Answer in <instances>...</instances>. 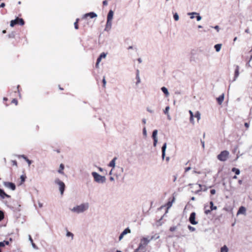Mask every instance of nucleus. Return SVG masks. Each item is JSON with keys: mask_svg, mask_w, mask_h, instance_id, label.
Wrapping results in <instances>:
<instances>
[{"mask_svg": "<svg viewBox=\"0 0 252 252\" xmlns=\"http://www.w3.org/2000/svg\"><path fill=\"white\" fill-rule=\"evenodd\" d=\"M177 229V227L176 226H172V227H171L170 228V230L171 231H174L175 230H176Z\"/></svg>", "mask_w": 252, "mask_h": 252, "instance_id": "nucleus-45", "label": "nucleus"}, {"mask_svg": "<svg viewBox=\"0 0 252 252\" xmlns=\"http://www.w3.org/2000/svg\"><path fill=\"white\" fill-rule=\"evenodd\" d=\"M239 75V67L238 65L236 66L235 70L234 77L233 81H235Z\"/></svg>", "mask_w": 252, "mask_h": 252, "instance_id": "nucleus-14", "label": "nucleus"}, {"mask_svg": "<svg viewBox=\"0 0 252 252\" xmlns=\"http://www.w3.org/2000/svg\"><path fill=\"white\" fill-rule=\"evenodd\" d=\"M228 249L226 246L224 245L221 248L220 252H228Z\"/></svg>", "mask_w": 252, "mask_h": 252, "instance_id": "nucleus-28", "label": "nucleus"}, {"mask_svg": "<svg viewBox=\"0 0 252 252\" xmlns=\"http://www.w3.org/2000/svg\"><path fill=\"white\" fill-rule=\"evenodd\" d=\"M231 170H232V172H234L236 174V175H239L240 173V170L239 169H238V168H235V167L232 168Z\"/></svg>", "mask_w": 252, "mask_h": 252, "instance_id": "nucleus-27", "label": "nucleus"}, {"mask_svg": "<svg viewBox=\"0 0 252 252\" xmlns=\"http://www.w3.org/2000/svg\"><path fill=\"white\" fill-rule=\"evenodd\" d=\"M189 113L190 114V116L194 117L193 112L191 110H189Z\"/></svg>", "mask_w": 252, "mask_h": 252, "instance_id": "nucleus-55", "label": "nucleus"}, {"mask_svg": "<svg viewBox=\"0 0 252 252\" xmlns=\"http://www.w3.org/2000/svg\"><path fill=\"white\" fill-rule=\"evenodd\" d=\"M170 109V107L169 106H166L165 108V110H164V113L165 114H168V111H169V110Z\"/></svg>", "mask_w": 252, "mask_h": 252, "instance_id": "nucleus-35", "label": "nucleus"}, {"mask_svg": "<svg viewBox=\"0 0 252 252\" xmlns=\"http://www.w3.org/2000/svg\"><path fill=\"white\" fill-rule=\"evenodd\" d=\"M12 103H14L16 105H17L18 104V100L16 98H14L12 99V101H11Z\"/></svg>", "mask_w": 252, "mask_h": 252, "instance_id": "nucleus-39", "label": "nucleus"}, {"mask_svg": "<svg viewBox=\"0 0 252 252\" xmlns=\"http://www.w3.org/2000/svg\"><path fill=\"white\" fill-rule=\"evenodd\" d=\"M210 209L211 211L213 210H216L217 209V207L216 206L214 205V203L213 201L210 202Z\"/></svg>", "mask_w": 252, "mask_h": 252, "instance_id": "nucleus-25", "label": "nucleus"}, {"mask_svg": "<svg viewBox=\"0 0 252 252\" xmlns=\"http://www.w3.org/2000/svg\"><path fill=\"white\" fill-rule=\"evenodd\" d=\"M0 197L2 198V199H4V198L5 197H7V198H10V196L7 194H6L4 191L3 190L1 189H0Z\"/></svg>", "mask_w": 252, "mask_h": 252, "instance_id": "nucleus-16", "label": "nucleus"}, {"mask_svg": "<svg viewBox=\"0 0 252 252\" xmlns=\"http://www.w3.org/2000/svg\"><path fill=\"white\" fill-rule=\"evenodd\" d=\"M242 182H243V181H242V180H239L238 181V183H239L240 185L242 184Z\"/></svg>", "mask_w": 252, "mask_h": 252, "instance_id": "nucleus-60", "label": "nucleus"}, {"mask_svg": "<svg viewBox=\"0 0 252 252\" xmlns=\"http://www.w3.org/2000/svg\"><path fill=\"white\" fill-rule=\"evenodd\" d=\"M194 117L197 118L198 121L200 120V119H201V114H200V112L199 111H197L195 113V114L194 115Z\"/></svg>", "mask_w": 252, "mask_h": 252, "instance_id": "nucleus-30", "label": "nucleus"}, {"mask_svg": "<svg viewBox=\"0 0 252 252\" xmlns=\"http://www.w3.org/2000/svg\"><path fill=\"white\" fill-rule=\"evenodd\" d=\"M4 242V245H9L10 244V243H9V241H3Z\"/></svg>", "mask_w": 252, "mask_h": 252, "instance_id": "nucleus-47", "label": "nucleus"}, {"mask_svg": "<svg viewBox=\"0 0 252 252\" xmlns=\"http://www.w3.org/2000/svg\"><path fill=\"white\" fill-rule=\"evenodd\" d=\"M110 22V10L108 12V14H107V24H106V28H105V30L109 31Z\"/></svg>", "mask_w": 252, "mask_h": 252, "instance_id": "nucleus-15", "label": "nucleus"}, {"mask_svg": "<svg viewBox=\"0 0 252 252\" xmlns=\"http://www.w3.org/2000/svg\"><path fill=\"white\" fill-rule=\"evenodd\" d=\"M149 242L150 240L147 238H143L141 239L138 248L135 250L134 252H145V247Z\"/></svg>", "mask_w": 252, "mask_h": 252, "instance_id": "nucleus-1", "label": "nucleus"}, {"mask_svg": "<svg viewBox=\"0 0 252 252\" xmlns=\"http://www.w3.org/2000/svg\"><path fill=\"white\" fill-rule=\"evenodd\" d=\"M167 144L165 143L162 147H161V152H162V159L163 160L165 158V152L166 149Z\"/></svg>", "mask_w": 252, "mask_h": 252, "instance_id": "nucleus-13", "label": "nucleus"}, {"mask_svg": "<svg viewBox=\"0 0 252 252\" xmlns=\"http://www.w3.org/2000/svg\"><path fill=\"white\" fill-rule=\"evenodd\" d=\"M106 56V54H105L104 53H102L100 54V55L99 56V57L97 59V61H96V64H95L96 68H97L99 67V63L100 62L101 59L102 58H105Z\"/></svg>", "mask_w": 252, "mask_h": 252, "instance_id": "nucleus-10", "label": "nucleus"}, {"mask_svg": "<svg viewBox=\"0 0 252 252\" xmlns=\"http://www.w3.org/2000/svg\"><path fill=\"white\" fill-rule=\"evenodd\" d=\"M19 88H20V86L18 85L17 87V91L19 93V95L20 97H21V94H20V90H19Z\"/></svg>", "mask_w": 252, "mask_h": 252, "instance_id": "nucleus-48", "label": "nucleus"}, {"mask_svg": "<svg viewBox=\"0 0 252 252\" xmlns=\"http://www.w3.org/2000/svg\"><path fill=\"white\" fill-rule=\"evenodd\" d=\"M169 159H170V158L169 157H167L166 158V160L167 161H168L169 160Z\"/></svg>", "mask_w": 252, "mask_h": 252, "instance_id": "nucleus-64", "label": "nucleus"}, {"mask_svg": "<svg viewBox=\"0 0 252 252\" xmlns=\"http://www.w3.org/2000/svg\"><path fill=\"white\" fill-rule=\"evenodd\" d=\"M4 218L3 213L0 211V221L2 220Z\"/></svg>", "mask_w": 252, "mask_h": 252, "instance_id": "nucleus-42", "label": "nucleus"}, {"mask_svg": "<svg viewBox=\"0 0 252 252\" xmlns=\"http://www.w3.org/2000/svg\"><path fill=\"white\" fill-rule=\"evenodd\" d=\"M66 236H67V237H70V236H71V237H72V238H73V234L72 233H71V232H70L68 231V232H67Z\"/></svg>", "mask_w": 252, "mask_h": 252, "instance_id": "nucleus-40", "label": "nucleus"}, {"mask_svg": "<svg viewBox=\"0 0 252 252\" xmlns=\"http://www.w3.org/2000/svg\"><path fill=\"white\" fill-rule=\"evenodd\" d=\"M88 208V204H82L79 206L74 207L72 211L77 213H81L85 211Z\"/></svg>", "mask_w": 252, "mask_h": 252, "instance_id": "nucleus-4", "label": "nucleus"}, {"mask_svg": "<svg viewBox=\"0 0 252 252\" xmlns=\"http://www.w3.org/2000/svg\"><path fill=\"white\" fill-rule=\"evenodd\" d=\"M4 186L9 189H10L12 190H14L16 189V186L15 184L11 182H4Z\"/></svg>", "mask_w": 252, "mask_h": 252, "instance_id": "nucleus-8", "label": "nucleus"}, {"mask_svg": "<svg viewBox=\"0 0 252 252\" xmlns=\"http://www.w3.org/2000/svg\"><path fill=\"white\" fill-rule=\"evenodd\" d=\"M5 6V3L2 2L0 4V8H2V7H4Z\"/></svg>", "mask_w": 252, "mask_h": 252, "instance_id": "nucleus-56", "label": "nucleus"}, {"mask_svg": "<svg viewBox=\"0 0 252 252\" xmlns=\"http://www.w3.org/2000/svg\"><path fill=\"white\" fill-rule=\"evenodd\" d=\"M221 45L220 44H217L215 45V49L217 52H219L221 49Z\"/></svg>", "mask_w": 252, "mask_h": 252, "instance_id": "nucleus-29", "label": "nucleus"}, {"mask_svg": "<svg viewBox=\"0 0 252 252\" xmlns=\"http://www.w3.org/2000/svg\"><path fill=\"white\" fill-rule=\"evenodd\" d=\"M245 32H246V33H249V32H249V29H246V30H245Z\"/></svg>", "mask_w": 252, "mask_h": 252, "instance_id": "nucleus-61", "label": "nucleus"}, {"mask_svg": "<svg viewBox=\"0 0 252 252\" xmlns=\"http://www.w3.org/2000/svg\"><path fill=\"white\" fill-rule=\"evenodd\" d=\"M102 86L103 88H105V85H106V81H105V78L103 77V79H102Z\"/></svg>", "mask_w": 252, "mask_h": 252, "instance_id": "nucleus-44", "label": "nucleus"}, {"mask_svg": "<svg viewBox=\"0 0 252 252\" xmlns=\"http://www.w3.org/2000/svg\"><path fill=\"white\" fill-rule=\"evenodd\" d=\"M25 22L23 19L17 17L15 20L11 21L10 26L13 27L16 25L23 26Z\"/></svg>", "mask_w": 252, "mask_h": 252, "instance_id": "nucleus-5", "label": "nucleus"}, {"mask_svg": "<svg viewBox=\"0 0 252 252\" xmlns=\"http://www.w3.org/2000/svg\"><path fill=\"white\" fill-rule=\"evenodd\" d=\"M78 21H79V19H76V22L74 23V27H75V29H76V30L78 29V28H79L78 24Z\"/></svg>", "mask_w": 252, "mask_h": 252, "instance_id": "nucleus-36", "label": "nucleus"}, {"mask_svg": "<svg viewBox=\"0 0 252 252\" xmlns=\"http://www.w3.org/2000/svg\"><path fill=\"white\" fill-rule=\"evenodd\" d=\"M201 191V189H199L198 190H197L195 192V193H199L200 191Z\"/></svg>", "mask_w": 252, "mask_h": 252, "instance_id": "nucleus-62", "label": "nucleus"}, {"mask_svg": "<svg viewBox=\"0 0 252 252\" xmlns=\"http://www.w3.org/2000/svg\"><path fill=\"white\" fill-rule=\"evenodd\" d=\"M174 19L175 21H178L179 19V15L177 13H175L173 15Z\"/></svg>", "mask_w": 252, "mask_h": 252, "instance_id": "nucleus-34", "label": "nucleus"}, {"mask_svg": "<svg viewBox=\"0 0 252 252\" xmlns=\"http://www.w3.org/2000/svg\"><path fill=\"white\" fill-rule=\"evenodd\" d=\"M188 15H197L196 18L197 21H199L201 20L202 17L200 16L199 14L196 12H190L189 13Z\"/></svg>", "mask_w": 252, "mask_h": 252, "instance_id": "nucleus-19", "label": "nucleus"}, {"mask_svg": "<svg viewBox=\"0 0 252 252\" xmlns=\"http://www.w3.org/2000/svg\"><path fill=\"white\" fill-rule=\"evenodd\" d=\"M177 178V177L176 176H174V180H173L174 182H175L176 181Z\"/></svg>", "mask_w": 252, "mask_h": 252, "instance_id": "nucleus-59", "label": "nucleus"}, {"mask_svg": "<svg viewBox=\"0 0 252 252\" xmlns=\"http://www.w3.org/2000/svg\"><path fill=\"white\" fill-rule=\"evenodd\" d=\"M102 3L103 6H106L108 4V1L106 0H104Z\"/></svg>", "mask_w": 252, "mask_h": 252, "instance_id": "nucleus-50", "label": "nucleus"}, {"mask_svg": "<svg viewBox=\"0 0 252 252\" xmlns=\"http://www.w3.org/2000/svg\"><path fill=\"white\" fill-rule=\"evenodd\" d=\"M190 169H191V168L190 167H186L185 168V172H187L189 171Z\"/></svg>", "mask_w": 252, "mask_h": 252, "instance_id": "nucleus-54", "label": "nucleus"}, {"mask_svg": "<svg viewBox=\"0 0 252 252\" xmlns=\"http://www.w3.org/2000/svg\"><path fill=\"white\" fill-rule=\"evenodd\" d=\"M246 209L245 207L243 206H241L239 208L238 212H237V215L240 214H244L246 213Z\"/></svg>", "mask_w": 252, "mask_h": 252, "instance_id": "nucleus-17", "label": "nucleus"}, {"mask_svg": "<svg viewBox=\"0 0 252 252\" xmlns=\"http://www.w3.org/2000/svg\"><path fill=\"white\" fill-rule=\"evenodd\" d=\"M26 176L22 175L20 177V181L19 182V185H21L25 181Z\"/></svg>", "mask_w": 252, "mask_h": 252, "instance_id": "nucleus-24", "label": "nucleus"}, {"mask_svg": "<svg viewBox=\"0 0 252 252\" xmlns=\"http://www.w3.org/2000/svg\"><path fill=\"white\" fill-rule=\"evenodd\" d=\"M207 207H208L207 205H204V213L206 215L210 214L211 213V212L212 211L210 209H207Z\"/></svg>", "mask_w": 252, "mask_h": 252, "instance_id": "nucleus-23", "label": "nucleus"}, {"mask_svg": "<svg viewBox=\"0 0 252 252\" xmlns=\"http://www.w3.org/2000/svg\"><path fill=\"white\" fill-rule=\"evenodd\" d=\"M64 169V165L63 163H61L60 165V168L58 170V172L59 173L63 174V170Z\"/></svg>", "mask_w": 252, "mask_h": 252, "instance_id": "nucleus-26", "label": "nucleus"}, {"mask_svg": "<svg viewBox=\"0 0 252 252\" xmlns=\"http://www.w3.org/2000/svg\"><path fill=\"white\" fill-rule=\"evenodd\" d=\"M157 134H158V130L155 129L153 131L152 133V138L154 140V143H153V146L154 147H156L157 146V143H158V137H157Z\"/></svg>", "mask_w": 252, "mask_h": 252, "instance_id": "nucleus-9", "label": "nucleus"}, {"mask_svg": "<svg viewBox=\"0 0 252 252\" xmlns=\"http://www.w3.org/2000/svg\"><path fill=\"white\" fill-rule=\"evenodd\" d=\"M212 28H214L215 30H217L218 32L220 31V27L219 26H215V27H211Z\"/></svg>", "mask_w": 252, "mask_h": 252, "instance_id": "nucleus-43", "label": "nucleus"}, {"mask_svg": "<svg viewBox=\"0 0 252 252\" xmlns=\"http://www.w3.org/2000/svg\"><path fill=\"white\" fill-rule=\"evenodd\" d=\"M210 192L211 194H215L216 193V190L214 189H211Z\"/></svg>", "mask_w": 252, "mask_h": 252, "instance_id": "nucleus-49", "label": "nucleus"}, {"mask_svg": "<svg viewBox=\"0 0 252 252\" xmlns=\"http://www.w3.org/2000/svg\"><path fill=\"white\" fill-rule=\"evenodd\" d=\"M84 16L85 18L90 17L91 18H93L94 17H96L97 16V15L94 12H90L86 14Z\"/></svg>", "mask_w": 252, "mask_h": 252, "instance_id": "nucleus-18", "label": "nucleus"}, {"mask_svg": "<svg viewBox=\"0 0 252 252\" xmlns=\"http://www.w3.org/2000/svg\"><path fill=\"white\" fill-rule=\"evenodd\" d=\"M146 122H147V120H146V119H145V118L142 119V123H143V124H144V125H145V124H146Z\"/></svg>", "mask_w": 252, "mask_h": 252, "instance_id": "nucleus-52", "label": "nucleus"}, {"mask_svg": "<svg viewBox=\"0 0 252 252\" xmlns=\"http://www.w3.org/2000/svg\"><path fill=\"white\" fill-rule=\"evenodd\" d=\"M229 156V152L227 151H222L218 155V159L220 161H224L227 160Z\"/></svg>", "mask_w": 252, "mask_h": 252, "instance_id": "nucleus-3", "label": "nucleus"}, {"mask_svg": "<svg viewBox=\"0 0 252 252\" xmlns=\"http://www.w3.org/2000/svg\"><path fill=\"white\" fill-rule=\"evenodd\" d=\"M188 228L191 231H194L195 230V228L190 225L188 226Z\"/></svg>", "mask_w": 252, "mask_h": 252, "instance_id": "nucleus-38", "label": "nucleus"}, {"mask_svg": "<svg viewBox=\"0 0 252 252\" xmlns=\"http://www.w3.org/2000/svg\"><path fill=\"white\" fill-rule=\"evenodd\" d=\"M143 135L145 137L147 136V130L145 126H144L143 128Z\"/></svg>", "mask_w": 252, "mask_h": 252, "instance_id": "nucleus-33", "label": "nucleus"}, {"mask_svg": "<svg viewBox=\"0 0 252 252\" xmlns=\"http://www.w3.org/2000/svg\"><path fill=\"white\" fill-rule=\"evenodd\" d=\"M190 15V18L192 19L194 18V15Z\"/></svg>", "mask_w": 252, "mask_h": 252, "instance_id": "nucleus-63", "label": "nucleus"}, {"mask_svg": "<svg viewBox=\"0 0 252 252\" xmlns=\"http://www.w3.org/2000/svg\"><path fill=\"white\" fill-rule=\"evenodd\" d=\"M201 143L202 144V148L204 149L205 148V142L201 140Z\"/></svg>", "mask_w": 252, "mask_h": 252, "instance_id": "nucleus-51", "label": "nucleus"}, {"mask_svg": "<svg viewBox=\"0 0 252 252\" xmlns=\"http://www.w3.org/2000/svg\"><path fill=\"white\" fill-rule=\"evenodd\" d=\"M161 90L162 91V92L165 94V95L166 96H168L169 95V93L168 92V91L167 90V89L165 87H162L161 88Z\"/></svg>", "mask_w": 252, "mask_h": 252, "instance_id": "nucleus-21", "label": "nucleus"}, {"mask_svg": "<svg viewBox=\"0 0 252 252\" xmlns=\"http://www.w3.org/2000/svg\"><path fill=\"white\" fill-rule=\"evenodd\" d=\"M147 110L149 112H150V113H153L154 112V111H153L152 110L150 109L149 108H148H148H147Z\"/></svg>", "mask_w": 252, "mask_h": 252, "instance_id": "nucleus-53", "label": "nucleus"}, {"mask_svg": "<svg viewBox=\"0 0 252 252\" xmlns=\"http://www.w3.org/2000/svg\"><path fill=\"white\" fill-rule=\"evenodd\" d=\"M137 61L139 62V63H141L142 62V59L141 58H138Z\"/></svg>", "mask_w": 252, "mask_h": 252, "instance_id": "nucleus-58", "label": "nucleus"}, {"mask_svg": "<svg viewBox=\"0 0 252 252\" xmlns=\"http://www.w3.org/2000/svg\"><path fill=\"white\" fill-rule=\"evenodd\" d=\"M117 168L118 174H119V175H120L123 172V168L121 167L120 166H117Z\"/></svg>", "mask_w": 252, "mask_h": 252, "instance_id": "nucleus-31", "label": "nucleus"}, {"mask_svg": "<svg viewBox=\"0 0 252 252\" xmlns=\"http://www.w3.org/2000/svg\"><path fill=\"white\" fill-rule=\"evenodd\" d=\"M245 126L247 127V128H249V124L248 123H245V124H244Z\"/></svg>", "mask_w": 252, "mask_h": 252, "instance_id": "nucleus-57", "label": "nucleus"}, {"mask_svg": "<svg viewBox=\"0 0 252 252\" xmlns=\"http://www.w3.org/2000/svg\"><path fill=\"white\" fill-rule=\"evenodd\" d=\"M189 121H190V122L191 123H192L193 125L194 124V119H193V117L190 116Z\"/></svg>", "mask_w": 252, "mask_h": 252, "instance_id": "nucleus-41", "label": "nucleus"}, {"mask_svg": "<svg viewBox=\"0 0 252 252\" xmlns=\"http://www.w3.org/2000/svg\"><path fill=\"white\" fill-rule=\"evenodd\" d=\"M55 182L56 184L59 186V189L61 192V194L63 195L65 187L64 183L59 179H56Z\"/></svg>", "mask_w": 252, "mask_h": 252, "instance_id": "nucleus-6", "label": "nucleus"}, {"mask_svg": "<svg viewBox=\"0 0 252 252\" xmlns=\"http://www.w3.org/2000/svg\"><path fill=\"white\" fill-rule=\"evenodd\" d=\"M131 232V230L130 229L127 227L126 228L122 233L121 234H120V236H119V240H121L123 237L126 235V234H128V233H130Z\"/></svg>", "mask_w": 252, "mask_h": 252, "instance_id": "nucleus-11", "label": "nucleus"}, {"mask_svg": "<svg viewBox=\"0 0 252 252\" xmlns=\"http://www.w3.org/2000/svg\"><path fill=\"white\" fill-rule=\"evenodd\" d=\"M26 160L29 165L31 164V160H29L25 155L19 156Z\"/></svg>", "mask_w": 252, "mask_h": 252, "instance_id": "nucleus-32", "label": "nucleus"}, {"mask_svg": "<svg viewBox=\"0 0 252 252\" xmlns=\"http://www.w3.org/2000/svg\"><path fill=\"white\" fill-rule=\"evenodd\" d=\"M92 174L95 182L99 183H103L105 181V177L104 176H101L95 172H92Z\"/></svg>", "mask_w": 252, "mask_h": 252, "instance_id": "nucleus-2", "label": "nucleus"}, {"mask_svg": "<svg viewBox=\"0 0 252 252\" xmlns=\"http://www.w3.org/2000/svg\"><path fill=\"white\" fill-rule=\"evenodd\" d=\"M224 100V94H222L219 97L217 98V101L218 103L220 105L222 103Z\"/></svg>", "mask_w": 252, "mask_h": 252, "instance_id": "nucleus-20", "label": "nucleus"}, {"mask_svg": "<svg viewBox=\"0 0 252 252\" xmlns=\"http://www.w3.org/2000/svg\"><path fill=\"white\" fill-rule=\"evenodd\" d=\"M117 158L116 157H115L113 158V159L111 160V167H112V168L111 169V172H112L113 171V169L115 167V165H116V160L117 159Z\"/></svg>", "mask_w": 252, "mask_h": 252, "instance_id": "nucleus-22", "label": "nucleus"}, {"mask_svg": "<svg viewBox=\"0 0 252 252\" xmlns=\"http://www.w3.org/2000/svg\"><path fill=\"white\" fill-rule=\"evenodd\" d=\"M11 164L12 166H15L16 167H17V162L16 160H12L11 161Z\"/></svg>", "mask_w": 252, "mask_h": 252, "instance_id": "nucleus-37", "label": "nucleus"}, {"mask_svg": "<svg viewBox=\"0 0 252 252\" xmlns=\"http://www.w3.org/2000/svg\"><path fill=\"white\" fill-rule=\"evenodd\" d=\"M195 212H192L189 218V221L190 223L193 225H196L198 223V222L195 220Z\"/></svg>", "mask_w": 252, "mask_h": 252, "instance_id": "nucleus-7", "label": "nucleus"}, {"mask_svg": "<svg viewBox=\"0 0 252 252\" xmlns=\"http://www.w3.org/2000/svg\"><path fill=\"white\" fill-rule=\"evenodd\" d=\"M136 82H135V85L137 87H138L139 86V84L141 83V79L140 77V71L138 69L136 70Z\"/></svg>", "mask_w": 252, "mask_h": 252, "instance_id": "nucleus-12", "label": "nucleus"}, {"mask_svg": "<svg viewBox=\"0 0 252 252\" xmlns=\"http://www.w3.org/2000/svg\"><path fill=\"white\" fill-rule=\"evenodd\" d=\"M5 246L4 242H0V248L4 247Z\"/></svg>", "mask_w": 252, "mask_h": 252, "instance_id": "nucleus-46", "label": "nucleus"}]
</instances>
